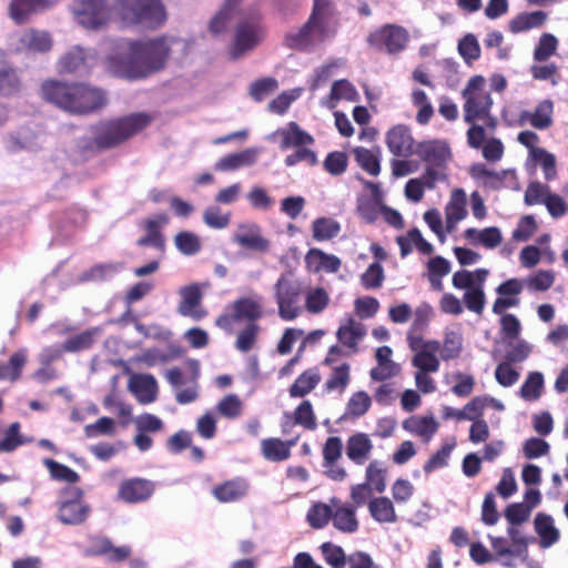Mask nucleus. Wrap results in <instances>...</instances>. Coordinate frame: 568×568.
I'll use <instances>...</instances> for the list:
<instances>
[{
	"instance_id": "f257e3e1",
	"label": "nucleus",
	"mask_w": 568,
	"mask_h": 568,
	"mask_svg": "<svg viewBox=\"0 0 568 568\" xmlns=\"http://www.w3.org/2000/svg\"><path fill=\"white\" fill-rule=\"evenodd\" d=\"M169 52L164 38L121 40L106 58V70L130 81L145 79L164 67Z\"/></svg>"
},
{
	"instance_id": "f03ea898",
	"label": "nucleus",
	"mask_w": 568,
	"mask_h": 568,
	"mask_svg": "<svg viewBox=\"0 0 568 568\" xmlns=\"http://www.w3.org/2000/svg\"><path fill=\"white\" fill-rule=\"evenodd\" d=\"M149 112H134L101 121L93 126L92 145L97 150L114 149L144 131L154 121Z\"/></svg>"
},
{
	"instance_id": "7ed1b4c3",
	"label": "nucleus",
	"mask_w": 568,
	"mask_h": 568,
	"mask_svg": "<svg viewBox=\"0 0 568 568\" xmlns=\"http://www.w3.org/2000/svg\"><path fill=\"white\" fill-rule=\"evenodd\" d=\"M115 10L122 20L156 29L166 20L164 6L160 0H115Z\"/></svg>"
},
{
	"instance_id": "20e7f679",
	"label": "nucleus",
	"mask_w": 568,
	"mask_h": 568,
	"mask_svg": "<svg viewBox=\"0 0 568 568\" xmlns=\"http://www.w3.org/2000/svg\"><path fill=\"white\" fill-rule=\"evenodd\" d=\"M486 80L481 75H474L469 79L462 94L465 99L464 120L474 123L476 120L488 118L487 125L495 126V119L489 115L493 106V99L486 91Z\"/></svg>"
},
{
	"instance_id": "39448f33",
	"label": "nucleus",
	"mask_w": 568,
	"mask_h": 568,
	"mask_svg": "<svg viewBox=\"0 0 568 568\" xmlns=\"http://www.w3.org/2000/svg\"><path fill=\"white\" fill-rule=\"evenodd\" d=\"M266 29L258 13L242 17L235 26L233 41L229 53L232 60H237L252 51L265 38Z\"/></svg>"
},
{
	"instance_id": "423d86ee",
	"label": "nucleus",
	"mask_w": 568,
	"mask_h": 568,
	"mask_svg": "<svg viewBox=\"0 0 568 568\" xmlns=\"http://www.w3.org/2000/svg\"><path fill=\"white\" fill-rule=\"evenodd\" d=\"M302 296L301 283L291 274H282L274 284V298L280 318L286 322L297 318L303 313Z\"/></svg>"
},
{
	"instance_id": "0eeeda50",
	"label": "nucleus",
	"mask_w": 568,
	"mask_h": 568,
	"mask_svg": "<svg viewBox=\"0 0 568 568\" xmlns=\"http://www.w3.org/2000/svg\"><path fill=\"white\" fill-rule=\"evenodd\" d=\"M65 101L63 111L75 115L90 114L106 104L103 91L79 82L70 83Z\"/></svg>"
},
{
	"instance_id": "6e6552de",
	"label": "nucleus",
	"mask_w": 568,
	"mask_h": 568,
	"mask_svg": "<svg viewBox=\"0 0 568 568\" xmlns=\"http://www.w3.org/2000/svg\"><path fill=\"white\" fill-rule=\"evenodd\" d=\"M229 308L232 313H223L215 320V325L229 333L233 331L234 323H256L264 315L262 297L258 295L239 297Z\"/></svg>"
},
{
	"instance_id": "1a4fd4ad",
	"label": "nucleus",
	"mask_w": 568,
	"mask_h": 568,
	"mask_svg": "<svg viewBox=\"0 0 568 568\" xmlns=\"http://www.w3.org/2000/svg\"><path fill=\"white\" fill-rule=\"evenodd\" d=\"M409 40L405 28L397 24H384L367 36L368 45L378 51L388 54H396L403 51Z\"/></svg>"
},
{
	"instance_id": "9d476101",
	"label": "nucleus",
	"mask_w": 568,
	"mask_h": 568,
	"mask_svg": "<svg viewBox=\"0 0 568 568\" xmlns=\"http://www.w3.org/2000/svg\"><path fill=\"white\" fill-rule=\"evenodd\" d=\"M83 491L78 487H64L60 491L58 518L65 525H81L90 514V507L83 503Z\"/></svg>"
},
{
	"instance_id": "9b49d317",
	"label": "nucleus",
	"mask_w": 568,
	"mask_h": 568,
	"mask_svg": "<svg viewBox=\"0 0 568 568\" xmlns=\"http://www.w3.org/2000/svg\"><path fill=\"white\" fill-rule=\"evenodd\" d=\"M75 14L80 24L97 30L110 20L111 9L105 0H80Z\"/></svg>"
},
{
	"instance_id": "f8f14e48",
	"label": "nucleus",
	"mask_w": 568,
	"mask_h": 568,
	"mask_svg": "<svg viewBox=\"0 0 568 568\" xmlns=\"http://www.w3.org/2000/svg\"><path fill=\"white\" fill-rule=\"evenodd\" d=\"M327 38L323 27L315 26L307 21L296 32L285 34L283 43L286 48L305 52L312 50L316 43L323 42Z\"/></svg>"
},
{
	"instance_id": "ddd939ff",
	"label": "nucleus",
	"mask_w": 568,
	"mask_h": 568,
	"mask_svg": "<svg viewBox=\"0 0 568 568\" xmlns=\"http://www.w3.org/2000/svg\"><path fill=\"white\" fill-rule=\"evenodd\" d=\"M194 369L192 376L187 379L179 367L170 368L165 372L166 381L174 388H181L175 394V399L179 404H190L199 397L197 390V377H199V365L197 362H192Z\"/></svg>"
},
{
	"instance_id": "4468645a",
	"label": "nucleus",
	"mask_w": 568,
	"mask_h": 568,
	"mask_svg": "<svg viewBox=\"0 0 568 568\" xmlns=\"http://www.w3.org/2000/svg\"><path fill=\"white\" fill-rule=\"evenodd\" d=\"M155 484L152 480L133 477L122 480L119 485L116 498L125 504H140L151 498Z\"/></svg>"
},
{
	"instance_id": "2eb2a0df",
	"label": "nucleus",
	"mask_w": 568,
	"mask_h": 568,
	"mask_svg": "<svg viewBox=\"0 0 568 568\" xmlns=\"http://www.w3.org/2000/svg\"><path fill=\"white\" fill-rule=\"evenodd\" d=\"M322 454L325 475L334 481L345 480L347 478V471L337 463L343 454L342 439L337 436L328 437L324 443Z\"/></svg>"
},
{
	"instance_id": "dca6fc26",
	"label": "nucleus",
	"mask_w": 568,
	"mask_h": 568,
	"mask_svg": "<svg viewBox=\"0 0 568 568\" xmlns=\"http://www.w3.org/2000/svg\"><path fill=\"white\" fill-rule=\"evenodd\" d=\"M94 55L75 45L58 61V72L60 74H87L90 72L93 64Z\"/></svg>"
},
{
	"instance_id": "f3484780",
	"label": "nucleus",
	"mask_w": 568,
	"mask_h": 568,
	"mask_svg": "<svg viewBox=\"0 0 568 568\" xmlns=\"http://www.w3.org/2000/svg\"><path fill=\"white\" fill-rule=\"evenodd\" d=\"M180 295L181 301L178 306L180 315L191 317L194 321H201L207 315V311L202 306L203 294L197 284L182 287Z\"/></svg>"
},
{
	"instance_id": "a211bd4d",
	"label": "nucleus",
	"mask_w": 568,
	"mask_h": 568,
	"mask_svg": "<svg viewBox=\"0 0 568 568\" xmlns=\"http://www.w3.org/2000/svg\"><path fill=\"white\" fill-rule=\"evenodd\" d=\"M386 144L389 152L395 156L408 158L416 152L410 130L404 124L395 125L388 130Z\"/></svg>"
},
{
	"instance_id": "6ab92c4d",
	"label": "nucleus",
	"mask_w": 568,
	"mask_h": 568,
	"mask_svg": "<svg viewBox=\"0 0 568 568\" xmlns=\"http://www.w3.org/2000/svg\"><path fill=\"white\" fill-rule=\"evenodd\" d=\"M53 3L52 0H11L9 16L17 24H23L31 16L49 10Z\"/></svg>"
},
{
	"instance_id": "aec40b11",
	"label": "nucleus",
	"mask_w": 568,
	"mask_h": 568,
	"mask_svg": "<svg viewBox=\"0 0 568 568\" xmlns=\"http://www.w3.org/2000/svg\"><path fill=\"white\" fill-rule=\"evenodd\" d=\"M250 484L243 477L227 479L212 489V495L223 504L236 503L248 494Z\"/></svg>"
},
{
	"instance_id": "412c9836",
	"label": "nucleus",
	"mask_w": 568,
	"mask_h": 568,
	"mask_svg": "<svg viewBox=\"0 0 568 568\" xmlns=\"http://www.w3.org/2000/svg\"><path fill=\"white\" fill-rule=\"evenodd\" d=\"M416 153L427 164L442 168L452 158L448 144L439 140H430L420 142L416 149Z\"/></svg>"
},
{
	"instance_id": "4be33fe9",
	"label": "nucleus",
	"mask_w": 568,
	"mask_h": 568,
	"mask_svg": "<svg viewBox=\"0 0 568 568\" xmlns=\"http://www.w3.org/2000/svg\"><path fill=\"white\" fill-rule=\"evenodd\" d=\"M169 223V216L165 213H159L153 219L143 222L145 235L140 237L136 244L141 247L153 246L160 251L165 247V239L161 229Z\"/></svg>"
},
{
	"instance_id": "5701e85b",
	"label": "nucleus",
	"mask_w": 568,
	"mask_h": 568,
	"mask_svg": "<svg viewBox=\"0 0 568 568\" xmlns=\"http://www.w3.org/2000/svg\"><path fill=\"white\" fill-rule=\"evenodd\" d=\"M374 445L368 434L355 433L346 440L345 453L347 458L357 466H363L373 452Z\"/></svg>"
},
{
	"instance_id": "b1692460",
	"label": "nucleus",
	"mask_w": 568,
	"mask_h": 568,
	"mask_svg": "<svg viewBox=\"0 0 568 568\" xmlns=\"http://www.w3.org/2000/svg\"><path fill=\"white\" fill-rule=\"evenodd\" d=\"M305 263L307 268L314 273H318L321 271L326 273H336L342 266L339 257L333 254H327L316 247L308 250L305 255Z\"/></svg>"
},
{
	"instance_id": "393cba45",
	"label": "nucleus",
	"mask_w": 568,
	"mask_h": 568,
	"mask_svg": "<svg viewBox=\"0 0 568 568\" xmlns=\"http://www.w3.org/2000/svg\"><path fill=\"white\" fill-rule=\"evenodd\" d=\"M331 503L335 507L332 513L333 526L342 532H355L359 526L355 507L349 504L339 506V500L335 497L331 499Z\"/></svg>"
},
{
	"instance_id": "a878e982",
	"label": "nucleus",
	"mask_w": 568,
	"mask_h": 568,
	"mask_svg": "<svg viewBox=\"0 0 568 568\" xmlns=\"http://www.w3.org/2000/svg\"><path fill=\"white\" fill-rule=\"evenodd\" d=\"M466 204L467 199L465 191L463 189H455L452 192L449 202L445 207L447 232H453V230L456 227V224L466 217Z\"/></svg>"
},
{
	"instance_id": "bb28decb",
	"label": "nucleus",
	"mask_w": 568,
	"mask_h": 568,
	"mask_svg": "<svg viewBox=\"0 0 568 568\" xmlns=\"http://www.w3.org/2000/svg\"><path fill=\"white\" fill-rule=\"evenodd\" d=\"M403 428L428 443L439 428L438 422L434 416H410L403 422Z\"/></svg>"
},
{
	"instance_id": "cd10ccee",
	"label": "nucleus",
	"mask_w": 568,
	"mask_h": 568,
	"mask_svg": "<svg viewBox=\"0 0 568 568\" xmlns=\"http://www.w3.org/2000/svg\"><path fill=\"white\" fill-rule=\"evenodd\" d=\"M471 126L467 131V142L470 148L479 149L483 148V156L488 161L497 160V139H489L486 144H484L486 140V132L484 126L470 123Z\"/></svg>"
},
{
	"instance_id": "c85d7f7f",
	"label": "nucleus",
	"mask_w": 568,
	"mask_h": 568,
	"mask_svg": "<svg viewBox=\"0 0 568 568\" xmlns=\"http://www.w3.org/2000/svg\"><path fill=\"white\" fill-rule=\"evenodd\" d=\"M298 436L288 442L280 438H266L261 442L263 457L270 462H283L290 458L291 447L296 445Z\"/></svg>"
},
{
	"instance_id": "c756f323",
	"label": "nucleus",
	"mask_w": 568,
	"mask_h": 568,
	"mask_svg": "<svg viewBox=\"0 0 568 568\" xmlns=\"http://www.w3.org/2000/svg\"><path fill=\"white\" fill-rule=\"evenodd\" d=\"M548 20V13L541 10L523 12L513 18L508 23L511 33H521L541 28Z\"/></svg>"
},
{
	"instance_id": "7c9ffc66",
	"label": "nucleus",
	"mask_w": 568,
	"mask_h": 568,
	"mask_svg": "<svg viewBox=\"0 0 568 568\" xmlns=\"http://www.w3.org/2000/svg\"><path fill=\"white\" fill-rule=\"evenodd\" d=\"M69 90L70 83L54 79H48L43 81L40 87V95L44 101L55 105L61 110H64Z\"/></svg>"
},
{
	"instance_id": "2f4dec72",
	"label": "nucleus",
	"mask_w": 568,
	"mask_h": 568,
	"mask_svg": "<svg viewBox=\"0 0 568 568\" xmlns=\"http://www.w3.org/2000/svg\"><path fill=\"white\" fill-rule=\"evenodd\" d=\"M130 388L143 404L152 403L156 398L158 384L154 376L151 374L132 376L130 379Z\"/></svg>"
},
{
	"instance_id": "473e14b6",
	"label": "nucleus",
	"mask_w": 568,
	"mask_h": 568,
	"mask_svg": "<svg viewBox=\"0 0 568 568\" xmlns=\"http://www.w3.org/2000/svg\"><path fill=\"white\" fill-rule=\"evenodd\" d=\"M132 554L130 546H114L109 538H101L97 541L94 548L90 550L92 556H105L111 562H122L130 558Z\"/></svg>"
},
{
	"instance_id": "72a5a7b5",
	"label": "nucleus",
	"mask_w": 568,
	"mask_h": 568,
	"mask_svg": "<svg viewBox=\"0 0 568 568\" xmlns=\"http://www.w3.org/2000/svg\"><path fill=\"white\" fill-rule=\"evenodd\" d=\"M282 136L281 140V149L286 150L288 148H300L307 146L314 143V138L302 130L301 126L296 122H290L286 129L280 131Z\"/></svg>"
},
{
	"instance_id": "f704fd0d",
	"label": "nucleus",
	"mask_w": 568,
	"mask_h": 568,
	"mask_svg": "<svg viewBox=\"0 0 568 568\" xmlns=\"http://www.w3.org/2000/svg\"><path fill=\"white\" fill-rule=\"evenodd\" d=\"M372 518L379 524H394L398 517L393 501L388 497H375L368 503Z\"/></svg>"
},
{
	"instance_id": "c9c22d12",
	"label": "nucleus",
	"mask_w": 568,
	"mask_h": 568,
	"mask_svg": "<svg viewBox=\"0 0 568 568\" xmlns=\"http://www.w3.org/2000/svg\"><path fill=\"white\" fill-rule=\"evenodd\" d=\"M353 154L358 166L366 173L377 176L381 173V149H366L356 146Z\"/></svg>"
},
{
	"instance_id": "e433bc0d",
	"label": "nucleus",
	"mask_w": 568,
	"mask_h": 568,
	"mask_svg": "<svg viewBox=\"0 0 568 568\" xmlns=\"http://www.w3.org/2000/svg\"><path fill=\"white\" fill-rule=\"evenodd\" d=\"M365 335L366 329L364 325L355 322L353 318H348L345 324L341 325L336 333L339 343L351 348L353 352H357L358 341Z\"/></svg>"
},
{
	"instance_id": "4c0bfd02",
	"label": "nucleus",
	"mask_w": 568,
	"mask_h": 568,
	"mask_svg": "<svg viewBox=\"0 0 568 568\" xmlns=\"http://www.w3.org/2000/svg\"><path fill=\"white\" fill-rule=\"evenodd\" d=\"M321 382V375L316 368L304 371L290 386L288 394L292 398H301L310 394Z\"/></svg>"
},
{
	"instance_id": "58836bf2",
	"label": "nucleus",
	"mask_w": 568,
	"mask_h": 568,
	"mask_svg": "<svg viewBox=\"0 0 568 568\" xmlns=\"http://www.w3.org/2000/svg\"><path fill=\"white\" fill-rule=\"evenodd\" d=\"M256 161L255 151L247 149L239 153H231L221 158L216 164L215 170L217 171H234L243 166H250Z\"/></svg>"
},
{
	"instance_id": "ea45409f",
	"label": "nucleus",
	"mask_w": 568,
	"mask_h": 568,
	"mask_svg": "<svg viewBox=\"0 0 568 568\" xmlns=\"http://www.w3.org/2000/svg\"><path fill=\"white\" fill-rule=\"evenodd\" d=\"M20 87V79L16 70L7 62L3 51L0 50V94H14Z\"/></svg>"
},
{
	"instance_id": "a19ab883",
	"label": "nucleus",
	"mask_w": 568,
	"mask_h": 568,
	"mask_svg": "<svg viewBox=\"0 0 568 568\" xmlns=\"http://www.w3.org/2000/svg\"><path fill=\"white\" fill-rule=\"evenodd\" d=\"M386 477L387 468L381 460H372L365 469V481L364 484L378 494H382L386 489Z\"/></svg>"
},
{
	"instance_id": "79ce46f5",
	"label": "nucleus",
	"mask_w": 568,
	"mask_h": 568,
	"mask_svg": "<svg viewBox=\"0 0 568 568\" xmlns=\"http://www.w3.org/2000/svg\"><path fill=\"white\" fill-rule=\"evenodd\" d=\"M535 530L540 537L542 547H550L559 539V531L554 526V520L549 515L539 513L535 517Z\"/></svg>"
},
{
	"instance_id": "37998d69",
	"label": "nucleus",
	"mask_w": 568,
	"mask_h": 568,
	"mask_svg": "<svg viewBox=\"0 0 568 568\" xmlns=\"http://www.w3.org/2000/svg\"><path fill=\"white\" fill-rule=\"evenodd\" d=\"M450 272V263L443 256L432 257L427 262V278L435 291H442V280Z\"/></svg>"
},
{
	"instance_id": "c03bdc74",
	"label": "nucleus",
	"mask_w": 568,
	"mask_h": 568,
	"mask_svg": "<svg viewBox=\"0 0 568 568\" xmlns=\"http://www.w3.org/2000/svg\"><path fill=\"white\" fill-rule=\"evenodd\" d=\"M313 239L323 242L329 241L338 235L341 225L331 217H318L312 223Z\"/></svg>"
},
{
	"instance_id": "a18cd8bd",
	"label": "nucleus",
	"mask_w": 568,
	"mask_h": 568,
	"mask_svg": "<svg viewBox=\"0 0 568 568\" xmlns=\"http://www.w3.org/2000/svg\"><path fill=\"white\" fill-rule=\"evenodd\" d=\"M351 381V366L347 363H343L339 366H335L327 377L324 384V388L327 392L338 390L343 393L348 386Z\"/></svg>"
},
{
	"instance_id": "49530a36",
	"label": "nucleus",
	"mask_w": 568,
	"mask_h": 568,
	"mask_svg": "<svg viewBox=\"0 0 568 568\" xmlns=\"http://www.w3.org/2000/svg\"><path fill=\"white\" fill-rule=\"evenodd\" d=\"M372 406V398L365 390L355 392L346 404L345 416L352 419L364 416Z\"/></svg>"
},
{
	"instance_id": "de8ad7c7",
	"label": "nucleus",
	"mask_w": 568,
	"mask_h": 568,
	"mask_svg": "<svg viewBox=\"0 0 568 568\" xmlns=\"http://www.w3.org/2000/svg\"><path fill=\"white\" fill-rule=\"evenodd\" d=\"M412 103L416 106V122L420 125H426L429 123L434 115V108L425 93V91L420 89H416L412 92Z\"/></svg>"
},
{
	"instance_id": "09e8293b",
	"label": "nucleus",
	"mask_w": 568,
	"mask_h": 568,
	"mask_svg": "<svg viewBox=\"0 0 568 568\" xmlns=\"http://www.w3.org/2000/svg\"><path fill=\"white\" fill-rule=\"evenodd\" d=\"M335 6L333 0H314L313 9L308 20L317 27H323L324 32L327 33V24L329 19L334 16Z\"/></svg>"
},
{
	"instance_id": "8fccbe9b",
	"label": "nucleus",
	"mask_w": 568,
	"mask_h": 568,
	"mask_svg": "<svg viewBox=\"0 0 568 568\" xmlns=\"http://www.w3.org/2000/svg\"><path fill=\"white\" fill-rule=\"evenodd\" d=\"M26 362V352L22 349L13 353L8 363L0 362V379L17 381Z\"/></svg>"
},
{
	"instance_id": "3c124183",
	"label": "nucleus",
	"mask_w": 568,
	"mask_h": 568,
	"mask_svg": "<svg viewBox=\"0 0 568 568\" xmlns=\"http://www.w3.org/2000/svg\"><path fill=\"white\" fill-rule=\"evenodd\" d=\"M237 244L245 248H250L257 252H266L270 247L268 240L264 239L260 234V229L254 226L247 232L240 233L235 236Z\"/></svg>"
},
{
	"instance_id": "603ef678",
	"label": "nucleus",
	"mask_w": 568,
	"mask_h": 568,
	"mask_svg": "<svg viewBox=\"0 0 568 568\" xmlns=\"http://www.w3.org/2000/svg\"><path fill=\"white\" fill-rule=\"evenodd\" d=\"M44 466L54 480L75 484L80 480V475L67 465H63L54 459L47 458L43 460Z\"/></svg>"
},
{
	"instance_id": "864d4df0",
	"label": "nucleus",
	"mask_w": 568,
	"mask_h": 568,
	"mask_svg": "<svg viewBox=\"0 0 568 568\" xmlns=\"http://www.w3.org/2000/svg\"><path fill=\"white\" fill-rule=\"evenodd\" d=\"M544 388V376L540 372H531L520 387V396L528 402L539 399Z\"/></svg>"
},
{
	"instance_id": "5fc2aeb1",
	"label": "nucleus",
	"mask_w": 568,
	"mask_h": 568,
	"mask_svg": "<svg viewBox=\"0 0 568 568\" xmlns=\"http://www.w3.org/2000/svg\"><path fill=\"white\" fill-rule=\"evenodd\" d=\"M556 274L552 270H539L525 280V285L532 292L548 291L555 283Z\"/></svg>"
},
{
	"instance_id": "6e6d98bb",
	"label": "nucleus",
	"mask_w": 568,
	"mask_h": 568,
	"mask_svg": "<svg viewBox=\"0 0 568 568\" xmlns=\"http://www.w3.org/2000/svg\"><path fill=\"white\" fill-rule=\"evenodd\" d=\"M456 446L455 439H452L450 443H445L439 449H437L429 459L424 464V471L426 474H430L436 469L443 468L448 465V459L450 457L452 452Z\"/></svg>"
},
{
	"instance_id": "4d7b16f0",
	"label": "nucleus",
	"mask_w": 568,
	"mask_h": 568,
	"mask_svg": "<svg viewBox=\"0 0 568 568\" xmlns=\"http://www.w3.org/2000/svg\"><path fill=\"white\" fill-rule=\"evenodd\" d=\"M176 248L184 255L191 256L199 253L202 248L200 237L190 231H181L174 236Z\"/></svg>"
},
{
	"instance_id": "13d9d810",
	"label": "nucleus",
	"mask_w": 568,
	"mask_h": 568,
	"mask_svg": "<svg viewBox=\"0 0 568 568\" xmlns=\"http://www.w3.org/2000/svg\"><path fill=\"white\" fill-rule=\"evenodd\" d=\"M332 513L329 505L316 503L308 509L306 518L312 528L322 529L332 520Z\"/></svg>"
},
{
	"instance_id": "bf43d9fd",
	"label": "nucleus",
	"mask_w": 568,
	"mask_h": 568,
	"mask_svg": "<svg viewBox=\"0 0 568 568\" xmlns=\"http://www.w3.org/2000/svg\"><path fill=\"white\" fill-rule=\"evenodd\" d=\"M558 48V39L551 33H542L534 49V60L545 62L552 57Z\"/></svg>"
},
{
	"instance_id": "052dcab7",
	"label": "nucleus",
	"mask_w": 568,
	"mask_h": 568,
	"mask_svg": "<svg viewBox=\"0 0 568 568\" xmlns=\"http://www.w3.org/2000/svg\"><path fill=\"white\" fill-rule=\"evenodd\" d=\"M215 408L222 417L235 419L242 415L243 402L236 394H229L217 403Z\"/></svg>"
},
{
	"instance_id": "680f3d73",
	"label": "nucleus",
	"mask_w": 568,
	"mask_h": 568,
	"mask_svg": "<svg viewBox=\"0 0 568 568\" xmlns=\"http://www.w3.org/2000/svg\"><path fill=\"white\" fill-rule=\"evenodd\" d=\"M291 415L297 425L307 430H314L317 427L316 416L310 400H303Z\"/></svg>"
},
{
	"instance_id": "e2e57ef3",
	"label": "nucleus",
	"mask_w": 568,
	"mask_h": 568,
	"mask_svg": "<svg viewBox=\"0 0 568 568\" xmlns=\"http://www.w3.org/2000/svg\"><path fill=\"white\" fill-rule=\"evenodd\" d=\"M463 349V338L456 332H447L445 334L444 343L440 349V358L443 361H450L459 357Z\"/></svg>"
},
{
	"instance_id": "0e129e2a",
	"label": "nucleus",
	"mask_w": 568,
	"mask_h": 568,
	"mask_svg": "<svg viewBox=\"0 0 568 568\" xmlns=\"http://www.w3.org/2000/svg\"><path fill=\"white\" fill-rule=\"evenodd\" d=\"M385 280L384 268L379 262L372 263L361 275V284L365 290L382 287Z\"/></svg>"
},
{
	"instance_id": "69168bd1",
	"label": "nucleus",
	"mask_w": 568,
	"mask_h": 568,
	"mask_svg": "<svg viewBox=\"0 0 568 568\" xmlns=\"http://www.w3.org/2000/svg\"><path fill=\"white\" fill-rule=\"evenodd\" d=\"M260 333V326L257 323H247L246 326L241 329L237 334L235 347L242 353L251 351L256 342Z\"/></svg>"
},
{
	"instance_id": "338daca9",
	"label": "nucleus",
	"mask_w": 568,
	"mask_h": 568,
	"mask_svg": "<svg viewBox=\"0 0 568 568\" xmlns=\"http://www.w3.org/2000/svg\"><path fill=\"white\" fill-rule=\"evenodd\" d=\"M551 113L552 102L549 100L541 101L530 114V124L539 130L549 128L551 125Z\"/></svg>"
},
{
	"instance_id": "774afa93",
	"label": "nucleus",
	"mask_w": 568,
	"mask_h": 568,
	"mask_svg": "<svg viewBox=\"0 0 568 568\" xmlns=\"http://www.w3.org/2000/svg\"><path fill=\"white\" fill-rule=\"evenodd\" d=\"M328 303L329 296L323 287L311 290L305 296V308L312 314L323 312Z\"/></svg>"
}]
</instances>
